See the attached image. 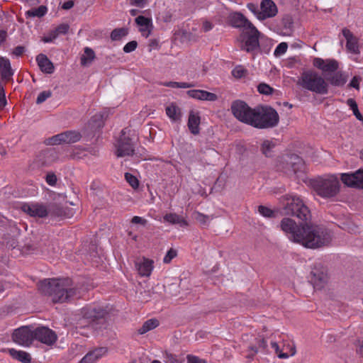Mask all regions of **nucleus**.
<instances>
[{
  "mask_svg": "<svg viewBox=\"0 0 363 363\" xmlns=\"http://www.w3.org/2000/svg\"><path fill=\"white\" fill-rule=\"evenodd\" d=\"M285 199V213L305 223L302 225V235H296L298 242L308 248H318L328 245L332 237L327 229L320 225L308 224L311 215L303 201L299 197L291 195L286 196Z\"/></svg>",
  "mask_w": 363,
  "mask_h": 363,
  "instance_id": "1",
  "label": "nucleus"
},
{
  "mask_svg": "<svg viewBox=\"0 0 363 363\" xmlns=\"http://www.w3.org/2000/svg\"><path fill=\"white\" fill-rule=\"evenodd\" d=\"M41 294L48 296L53 303H65L79 298L80 289L70 279H47L38 284Z\"/></svg>",
  "mask_w": 363,
  "mask_h": 363,
  "instance_id": "2",
  "label": "nucleus"
},
{
  "mask_svg": "<svg viewBox=\"0 0 363 363\" xmlns=\"http://www.w3.org/2000/svg\"><path fill=\"white\" fill-rule=\"evenodd\" d=\"M79 324H88L97 335H107L110 324L109 314L106 310L102 307H86L82 309Z\"/></svg>",
  "mask_w": 363,
  "mask_h": 363,
  "instance_id": "3",
  "label": "nucleus"
},
{
  "mask_svg": "<svg viewBox=\"0 0 363 363\" xmlns=\"http://www.w3.org/2000/svg\"><path fill=\"white\" fill-rule=\"evenodd\" d=\"M296 84L303 89L317 94L325 95L328 93V83L314 70L303 72L298 78Z\"/></svg>",
  "mask_w": 363,
  "mask_h": 363,
  "instance_id": "4",
  "label": "nucleus"
},
{
  "mask_svg": "<svg viewBox=\"0 0 363 363\" xmlns=\"http://www.w3.org/2000/svg\"><path fill=\"white\" fill-rule=\"evenodd\" d=\"M279 120V115L274 108L259 106L254 108L251 125L259 129L273 128L278 124Z\"/></svg>",
  "mask_w": 363,
  "mask_h": 363,
  "instance_id": "5",
  "label": "nucleus"
},
{
  "mask_svg": "<svg viewBox=\"0 0 363 363\" xmlns=\"http://www.w3.org/2000/svg\"><path fill=\"white\" fill-rule=\"evenodd\" d=\"M312 186L316 194L323 198L334 197L340 189L339 180L334 176L318 179L313 182Z\"/></svg>",
  "mask_w": 363,
  "mask_h": 363,
  "instance_id": "6",
  "label": "nucleus"
},
{
  "mask_svg": "<svg viewBox=\"0 0 363 363\" xmlns=\"http://www.w3.org/2000/svg\"><path fill=\"white\" fill-rule=\"evenodd\" d=\"M230 108L233 116L238 120L251 125L254 108H251L245 101L241 100L234 101Z\"/></svg>",
  "mask_w": 363,
  "mask_h": 363,
  "instance_id": "7",
  "label": "nucleus"
},
{
  "mask_svg": "<svg viewBox=\"0 0 363 363\" xmlns=\"http://www.w3.org/2000/svg\"><path fill=\"white\" fill-rule=\"evenodd\" d=\"M135 142L130 135H126L125 129L122 130L121 135L116 145L117 157L133 155L135 152Z\"/></svg>",
  "mask_w": 363,
  "mask_h": 363,
  "instance_id": "8",
  "label": "nucleus"
},
{
  "mask_svg": "<svg viewBox=\"0 0 363 363\" xmlns=\"http://www.w3.org/2000/svg\"><path fill=\"white\" fill-rule=\"evenodd\" d=\"M244 35H246V38H244L242 40L240 47L241 50L247 52L254 53L259 48V32L255 26H253L252 28L244 32Z\"/></svg>",
  "mask_w": 363,
  "mask_h": 363,
  "instance_id": "9",
  "label": "nucleus"
},
{
  "mask_svg": "<svg viewBox=\"0 0 363 363\" xmlns=\"http://www.w3.org/2000/svg\"><path fill=\"white\" fill-rule=\"evenodd\" d=\"M12 339L14 342L28 347L34 340V330L31 326H21L14 330Z\"/></svg>",
  "mask_w": 363,
  "mask_h": 363,
  "instance_id": "10",
  "label": "nucleus"
},
{
  "mask_svg": "<svg viewBox=\"0 0 363 363\" xmlns=\"http://www.w3.org/2000/svg\"><path fill=\"white\" fill-rule=\"evenodd\" d=\"M34 340L48 346H52L56 342L57 335L49 328L41 326L34 329Z\"/></svg>",
  "mask_w": 363,
  "mask_h": 363,
  "instance_id": "11",
  "label": "nucleus"
},
{
  "mask_svg": "<svg viewBox=\"0 0 363 363\" xmlns=\"http://www.w3.org/2000/svg\"><path fill=\"white\" fill-rule=\"evenodd\" d=\"M297 225L296 222L289 218H284L280 223L281 229L287 235H289V238L294 242H298L296 235H301L302 225Z\"/></svg>",
  "mask_w": 363,
  "mask_h": 363,
  "instance_id": "12",
  "label": "nucleus"
},
{
  "mask_svg": "<svg viewBox=\"0 0 363 363\" xmlns=\"http://www.w3.org/2000/svg\"><path fill=\"white\" fill-rule=\"evenodd\" d=\"M301 164V160L298 156L296 155H288L281 159L279 168L287 174H296Z\"/></svg>",
  "mask_w": 363,
  "mask_h": 363,
  "instance_id": "13",
  "label": "nucleus"
},
{
  "mask_svg": "<svg viewBox=\"0 0 363 363\" xmlns=\"http://www.w3.org/2000/svg\"><path fill=\"white\" fill-rule=\"evenodd\" d=\"M341 180L348 186L363 189V169H359L354 173L342 174Z\"/></svg>",
  "mask_w": 363,
  "mask_h": 363,
  "instance_id": "14",
  "label": "nucleus"
},
{
  "mask_svg": "<svg viewBox=\"0 0 363 363\" xmlns=\"http://www.w3.org/2000/svg\"><path fill=\"white\" fill-rule=\"evenodd\" d=\"M311 281L315 287L321 289L324 284L327 283L328 277L327 269L323 266L318 264L315 265L311 270Z\"/></svg>",
  "mask_w": 363,
  "mask_h": 363,
  "instance_id": "15",
  "label": "nucleus"
},
{
  "mask_svg": "<svg viewBox=\"0 0 363 363\" xmlns=\"http://www.w3.org/2000/svg\"><path fill=\"white\" fill-rule=\"evenodd\" d=\"M230 25L242 29L244 32L255 26L242 13L233 12L229 16Z\"/></svg>",
  "mask_w": 363,
  "mask_h": 363,
  "instance_id": "16",
  "label": "nucleus"
},
{
  "mask_svg": "<svg viewBox=\"0 0 363 363\" xmlns=\"http://www.w3.org/2000/svg\"><path fill=\"white\" fill-rule=\"evenodd\" d=\"M313 65L320 69L325 75L335 72L339 68L338 62L334 59L323 60L322 58L315 57L313 60Z\"/></svg>",
  "mask_w": 363,
  "mask_h": 363,
  "instance_id": "17",
  "label": "nucleus"
},
{
  "mask_svg": "<svg viewBox=\"0 0 363 363\" xmlns=\"http://www.w3.org/2000/svg\"><path fill=\"white\" fill-rule=\"evenodd\" d=\"M21 210L32 217L45 218L48 214L46 206L40 203H23Z\"/></svg>",
  "mask_w": 363,
  "mask_h": 363,
  "instance_id": "18",
  "label": "nucleus"
},
{
  "mask_svg": "<svg viewBox=\"0 0 363 363\" xmlns=\"http://www.w3.org/2000/svg\"><path fill=\"white\" fill-rule=\"evenodd\" d=\"M277 13V7L272 0H262L260 4V13L259 20L264 21L275 16Z\"/></svg>",
  "mask_w": 363,
  "mask_h": 363,
  "instance_id": "19",
  "label": "nucleus"
},
{
  "mask_svg": "<svg viewBox=\"0 0 363 363\" xmlns=\"http://www.w3.org/2000/svg\"><path fill=\"white\" fill-rule=\"evenodd\" d=\"M343 36L347 40L346 48L347 50L354 54L359 52L358 41L357 38L352 34V33L347 28H345L342 30Z\"/></svg>",
  "mask_w": 363,
  "mask_h": 363,
  "instance_id": "20",
  "label": "nucleus"
},
{
  "mask_svg": "<svg viewBox=\"0 0 363 363\" xmlns=\"http://www.w3.org/2000/svg\"><path fill=\"white\" fill-rule=\"evenodd\" d=\"M56 155L53 150L47 149L40 152L35 159V163L38 167L47 166L55 160Z\"/></svg>",
  "mask_w": 363,
  "mask_h": 363,
  "instance_id": "21",
  "label": "nucleus"
},
{
  "mask_svg": "<svg viewBox=\"0 0 363 363\" xmlns=\"http://www.w3.org/2000/svg\"><path fill=\"white\" fill-rule=\"evenodd\" d=\"M186 94L189 97L198 100L215 101L218 99L216 94L201 89L189 90Z\"/></svg>",
  "mask_w": 363,
  "mask_h": 363,
  "instance_id": "22",
  "label": "nucleus"
},
{
  "mask_svg": "<svg viewBox=\"0 0 363 363\" xmlns=\"http://www.w3.org/2000/svg\"><path fill=\"white\" fill-rule=\"evenodd\" d=\"M135 21L136 24L140 27L139 30L142 35L147 38L150 35L153 28L152 19L143 16H139L135 19Z\"/></svg>",
  "mask_w": 363,
  "mask_h": 363,
  "instance_id": "23",
  "label": "nucleus"
},
{
  "mask_svg": "<svg viewBox=\"0 0 363 363\" xmlns=\"http://www.w3.org/2000/svg\"><path fill=\"white\" fill-rule=\"evenodd\" d=\"M108 352L107 347H101L88 352L79 363H94Z\"/></svg>",
  "mask_w": 363,
  "mask_h": 363,
  "instance_id": "24",
  "label": "nucleus"
},
{
  "mask_svg": "<svg viewBox=\"0 0 363 363\" xmlns=\"http://www.w3.org/2000/svg\"><path fill=\"white\" fill-rule=\"evenodd\" d=\"M135 267L141 277H149L153 269V261L143 258L142 260L135 262Z\"/></svg>",
  "mask_w": 363,
  "mask_h": 363,
  "instance_id": "25",
  "label": "nucleus"
},
{
  "mask_svg": "<svg viewBox=\"0 0 363 363\" xmlns=\"http://www.w3.org/2000/svg\"><path fill=\"white\" fill-rule=\"evenodd\" d=\"M14 74L11 68L10 60L8 58L0 57V75L6 81L11 79Z\"/></svg>",
  "mask_w": 363,
  "mask_h": 363,
  "instance_id": "26",
  "label": "nucleus"
},
{
  "mask_svg": "<svg viewBox=\"0 0 363 363\" xmlns=\"http://www.w3.org/2000/svg\"><path fill=\"white\" fill-rule=\"evenodd\" d=\"M38 65L43 72L46 74H52L55 70L52 62L44 54H39L36 57Z\"/></svg>",
  "mask_w": 363,
  "mask_h": 363,
  "instance_id": "27",
  "label": "nucleus"
},
{
  "mask_svg": "<svg viewBox=\"0 0 363 363\" xmlns=\"http://www.w3.org/2000/svg\"><path fill=\"white\" fill-rule=\"evenodd\" d=\"M325 81L333 86H342L347 82V77L341 72H333V74H326Z\"/></svg>",
  "mask_w": 363,
  "mask_h": 363,
  "instance_id": "28",
  "label": "nucleus"
},
{
  "mask_svg": "<svg viewBox=\"0 0 363 363\" xmlns=\"http://www.w3.org/2000/svg\"><path fill=\"white\" fill-rule=\"evenodd\" d=\"M201 121V118L199 115V113H195L194 111H191L189 112V119H188V127L190 132L196 135L199 133V124Z\"/></svg>",
  "mask_w": 363,
  "mask_h": 363,
  "instance_id": "29",
  "label": "nucleus"
},
{
  "mask_svg": "<svg viewBox=\"0 0 363 363\" xmlns=\"http://www.w3.org/2000/svg\"><path fill=\"white\" fill-rule=\"evenodd\" d=\"M163 218L164 221L173 225L179 224L182 227H186L189 225L188 222L183 217L177 215V213H167Z\"/></svg>",
  "mask_w": 363,
  "mask_h": 363,
  "instance_id": "30",
  "label": "nucleus"
},
{
  "mask_svg": "<svg viewBox=\"0 0 363 363\" xmlns=\"http://www.w3.org/2000/svg\"><path fill=\"white\" fill-rule=\"evenodd\" d=\"M165 111L166 114L172 121L176 122L181 120V109L175 104H171L167 106Z\"/></svg>",
  "mask_w": 363,
  "mask_h": 363,
  "instance_id": "31",
  "label": "nucleus"
},
{
  "mask_svg": "<svg viewBox=\"0 0 363 363\" xmlns=\"http://www.w3.org/2000/svg\"><path fill=\"white\" fill-rule=\"evenodd\" d=\"M10 355L15 359L20 361L22 363H30L31 357L29 353L21 351L16 350L15 349L9 350Z\"/></svg>",
  "mask_w": 363,
  "mask_h": 363,
  "instance_id": "32",
  "label": "nucleus"
},
{
  "mask_svg": "<svg viewBox=\"0 0 363 363\" xmlns=\"http://www.w3.org/2000/svg\"><path fill=\"white\" fill-rule=\"evenodd\" d=\"M63 143H74L78 142L81 139V135L77 131H65L62 133Z\"/></svg>",
  "mask_w": 363,
  "mask_h": 363,
  "instance_id": "33",
  "label": "nucleus"
},
{
  "mask_svg": "<svg viewBox=\"0 0 363 363\" xmlns=\"http://www.w3.org/2000/svg\"><path fill=\"white\" fill-rule=\"evenodd\" d=\"M159 325V320L156 318H152L146 320L141 328L138 330L140 335H143L148 331L156 328Z\"/></svg>",
  "mask_w": 363,
  "mask_h": 363,
  "instance_id": "34",
  "label": "nucleus"
},
{
  "mask_svg": "<svg viewBox=\"0 0 363 363\" xmlns=\"http://www.w3.org/2000/svg\"><path fill=\"white\" fill-rule=\"evenodd\" d=\"M95 58V52L90 48H84V53L82 55L80 60L81 65L85 66L88 64H90Z\"/></svg>",
  "mask_w": 363,
  "mask_h": 363,
  "instance_id": "35",
  "label": "nucleus"
},
{
  "mask_svg": "<svg viewBox=\"0 0 363 363\" xmlns=\"http://www.w3.org/2000/svg\"><path fill=\"white\" fill-rule=\"evenodd\" d=\"M47 12V8L45 6H40L38 8L32 9L26 12V16L28 18H34L38 17L40 18L43 16Z\"/></svg>",
  "mask_w": 363,
  "mask_h": 363,
  "instance_id": "36",
  "label": "nucleus"
},
{
  "mask_svg": "<svg viewBox=\"0 0 363 363\" xmlns=\"http://www.w3.org/2000/svg\"><path fill=\"white\" fill-rule=\"evenodd\" d=\"M275 145L276 144L272 140H266L262 144L261 151L265 156L270 157Z\"/></svg>",
  "mask_w": 363,
  "mask_h": 363,
  "instance_id": "37",
  "label": "nucleus"
},
{
  "mask_svg": "<svg viewBox=\"0 0 363 363\" xmlns=\"http://www.w3.org/2000/svg\"><path fill=\"white\" fill-rule=\"evenodd\" d=\"M128 29L125 28H115L111 33L112 40H120L122 38L128 35Z\"/></svg>",
  "mask_w": 363,
  "mask_h": 363,
  "instance_id": "38",
  "label": "nucleus"
},
{
  "mask_svg": "<svg viewBox=\"0 0 363 363\" xmlns=\"http://www.w3.org/2000/svg\"><path fill=\"white\" fill-rule=\"evenodd\" d=\"M347 104L350 107L352 110L354 115L358 120H361L362 118V116L359 111L357 104L353 99H348L347 101Z\"/></svg>",
  "mask_w": 363,
  "mask_h": 363,
  "instance_id": "39",
  "label": "nucleus"
},
{
  "mask_svg": "<svg viewBox=\"0 0 363 363\" xmlns=\"http://www.w3.org/2000/svg\"><path fill=\"white\" fill-rule=\"evenodd\" d=\"M258 212L264 217L273 218L275 216V212L269 208L264 206H258Z\"/></svg>",
  "mask_w": 363,
  "mask_h": 363,
  "instance_id": "40",
  "label": "nucleus"
},
{
  "mask_svg": "<svg viewBox=\"0 0 363 363\" xmlns=\"http://www.w3.org/2000/svg\"><path fill=\"white\" fill-rule=\"evenodd\" d=\"M92 126L94 128H101L104 125V114L97 113L91 118Z\"/></svg>",
  "mask_w": 363,
  "mask_h": 363,
  "instance_id": "41",
  "label": "nucleus"
},
{
  "mask_svg": "<svg viewBox=\"0 0 363 363\" xmlns=\"http://www.w3.org/2000/svg\"><path fill=\"white\" fill-rule=\"evenodd\" d=\"M61 143H63L62 133L55 135L45 140V144L48 145H57Z\"/></svg>",
  "mask_w": 363,
  "mask_h": 363,
  "instance_id": "42",
  "label": "nucleus"
},
{
  "mask_svg": "<svg viewBox=\"0 0 363 363\" xmlns=\"http://www.w3.org/2000/svg\"><path fill=\"white\" fill-rule=\"evenodd\" d=\"M125 180L127 181V182L133 188V189H137L139 186V181L138 179L136 178V177H135L134 175H133L132 174L130 173H128V172H126L125 174Z\"/></svg>",
  "mask_w": 363,
  "mask_h": 363,
  "instance_id": "43",
  "label": "nucleus"
},
{
  "mask_svg": "<svg viewBox=\"0 0 363 363\" xmlns=\"http://www.w3.org/2000/svg\"><path fill=\"white\" fill-rule=\"evenodd\" d=\"M194 218L203 225H208L210 217L200 212L194 213Z\"/></svg>",
  "mask_w": 363,
  "mask_h": 363,
  "instance_id": "44",
  "label": "nucleus"
},
{
  "mask_svg": "<svg viewBox=\"0 0 363 363\" xmlns=\"http://www.w3.org/2000/svg\"><path fill=\"white\" fill-rule=\"evenodd\" d=\"M258 91L264 95H269L272 94L274 89L270 86L265 83H261L257 86Z\"/></svg>",
  "mask_w": 363,
  "mask_h": 363,
  "instance_id": "45",
  "label": "nucleus"
},
{
  "mask_svg": "<svg viewBox=\"0 0 363 363\" xmlns=\"http://www.w3.org/2000/svg\"><path fill=\"white\" fill-rule=\"evenodd\" d=\"M247 71L242 66H237L235 67L233 70L232 71L233 75L235 78H242L245 77L247 74Z\"/></svg>",
  "mask_w": 363,
  "mask_h": 363,
  "instance_id": "46",
  "label": "nucleus"
},
{
  "mask_svg": "<svg viewBox=\"0 0 363 363\" xmlns=\"http://www.w3.org/2000/svg\"><path fill=\"white\" fill-rule=\"evenodd\" d=\"M288 48V45L286 43L282 42L279 43L277 47L276 48L274 55L276 57H279L283 54H284Z\"/></svg>",
  "mask_w": 363,
  "mask_h": 363,
  "instance_id": "47",
  "label": "nucleus"
},
{
  "mask_svg": "<svg viewBox=\"0 0 363 363\" xmlns=\"http://www.w3.org/2000/svg\"><path fill=\"white\" fill-rule=\"evenodd\" d=\"M52 96L51 91H43L40 92L36 99V104H40L43 103L47 99L50 98Z\"/></svg>",
  "mask_w": 363,
  "mask_h": 363,
  "instance_id": "48",
  "label": "nucleus"
},
{
  "mask_svg": "<svg viewBox=\"0 0 363 363\" xmlns=\"http://www.w3.org/2000/svg\"><path fill=\"white\" fill-rule=\"evenodd\" d=\"M50 211L57 216H62L65 214V211L57 204H53L50 206Z\"/></svg>",
  "mask_w": 363,
  "mask_h": 363,
  "instance_id": "49",
  "label": "nucleus"
},
{
  "mask_svg": "<svg viewBox=\"0 0 363 363\" xmlns=\"http://www.w3.org/2000/svg\"><path fill=\"white\" fill-rule=\"evenodd\" d=\"M69 29V26L67 23H62L59 25L54 30V32L57 34L58 36L61 34H66Z\"/></svg>",
  "mask_w": 363,
  "mask_h": 363,
  "instance_id": "50",
  "label": "nucleus"
},
{
  "mask_svg": "<svg viewBox=\"0 0 363 363\" xmlns=\"http://www.w3.org/2000/svg\"><path fill=\"white\" fill-rule=\"evenodd\" d=\"M138 47V43L135 40H132L129 43H128L124 47H123V52L125 53H129L133 51H134Z\"/></svg>",
  "mask_w": 363,
  "mask_h": 363,
  "instance_id": "51",
  "label": "nucleus"
},
{
  "mask_svg": "<svg viewBox=\"0 0 363 363\" xmlns=\"http://www.w3.org/2000/svg\"><path fill=\"white\" fill-rule=\"evenodd\" d=\"M271 346L274 350L275 353L277 354L279 358L284 359L289 357L287 353H284L280 351L279 347L276 342H272L271 343Z\"/></svg>",
  "mask_w": 363,
  "mask_h": 363,
  "instance_id": "52",
  "label": "nucleus"
},
{
  "mask_svg": "<svg viewBox=\"0 0 363 363\" xmlns=\"http://www.w3.org/2000/svg\"><path fill=\"white\" fill-rule=\"evenodd\" d=\"M247 8L259 19V13H260V7L253 3H249Z\"/></svg>",
  "mask_w": 363,
  "mask_h": 363,
  "instance_id": "53",
  "label": "nucleus"
},
{
  "mask_svg": "<svg viewBox=\"0 0 363 363\" xmlns=\"http://www.w3.org/2000/svg\"><path fill=\"white\" fill-rule=\"evenodd\" d=\"M177 256V251L174 249H170L164 256L163 262L164 263H169L173 258Z\"/></svg>",
  "mask_w": 363,
  "mask_h": 363,
  "instance_id": "54",
  "label": "nucleus"
},
{
  "mask_svg": "<svg viewBox=\"0 0 363 363\" xmlns=\"http://www.w3.org/2000/svg\"><path fill=\"white\" fill-rule=\"evenodd\" d=\"M187 363H206V361L197 356L188 354L186 357Z\"/></svg>",
  "mask_w": 363,
  "mask_h": 363,
  "instance_id": "55",
  "label": "nucleus"
},
{
  "mask_svg": "<svg viewBox=\"0 0 363 363\" xmlns=\"http://www.w3.org/2000/svg\"><path fill=\"white\" fill-rule=\"evenodd\" d=\"M361 80L362 78L359 76H354L350 81L348 86L354 88L357 90H359V82Z\"/></svg>",
  "mask_w": 363,
  "mask_h": 363,
  "instance_id": "56",
  "label": "nucleus"
},
{
  "mask_svg": "<svg viewBox=\"0 0 363 363\" xmlns=\"http://www.w3.org/2000/svg\"><path fill=\"white\" fill-rule=\"evenodd\" d=\"M165 363H181V361L177 357L176 355L171 353L165 354Z\"/></svg>",
  "mask_w": 363,
  "mask_h": 363,
  "instance_id": "57",
  "label": "nucleus"
},
{
  "mask_svg": "<svg viewBox=\"0 0 363 363\" xmlns=\"http://www.w3.org/2000/svg\"><path fill=\"white\" fill-rule=\"evenodd\" d=\"M46 182L50 186H55L57 183V177L53 172L48 173L46 175Z\"/></svg>",
  "mask_w": 363,
  "mask_h": 363,
  "instance_id": "58",
  "label": "nucleus"
},
{
  "mask_svg": "<svg viewBox=\"0 0 363 363\" xmlns=\"http://www.w3.org/2000/svg\"><path fill=\"white\" fill-rule=\"evenodd\" d=\"M6 105V99L3 86L0 84V110H2Z\"/></svg>",
  "mask_w": 363,
  "mask_h": 363,
  "instance_id": "59",
  "label": "nucleus"
},
{
  "mask_svg": "<svg viewBox=\"0 0 363 363\" xmlns=\"http://www.w3.org/2000/svg\"><path fill=\"white\" fill-rule=\"evenodd\" d=\"M57 37V34L54 32V30H51L48 35L46 36H44L43 38H42V40L47 43H50L52 42L53 40H55L56 38Z\"/></svg>",
  "mask_w": 363,
  "mask_h": 363,
  "instance_id": "60",
  "label": "nucleus"
},
{
  "mask_svg": "<svg viewBox=\"0 0 363 363\" xmlns=\"http://www.w3.org/2000/svg\"><path fill=\"white\" fill-rule=\"evenodd\" d=\"M131 222L135 224H140V225L145 226L147 224V220L140 217V216H134L132 218Z\"/></svg>",
  "mask_w": 363,
  "mask_h": 363,
  "instance_id": "61",
  "label": "nucleus"
},
{
  "mask_svg": "<svg viewBox=\"0 0 363 363\" xmlns=\"http://www.w3.org/2000/svg\"><path fill=\"white\" fill-rule=\"evenodd\" d=\"M25 52V48L23 46H17L13 50V54L16 56H21Z\"/></svg>",
  "mask_w": 363,
  "mask_h": 363,
  "instance_id": "62",
  "label": "nucleus"
},
{
  "mask_svg": "<svg viewBox=\"0 0 363 363\" xmlns=\"http://www.w3.org/2000/svg\"><path fill=\"white\" fill-rule=\"evenodd\" d=\"M130 4L132 6L143 8L145 5V0H130Z\"/></svg>",
  "mask_w": 363,
  "mask_h": 363,
  "instance_id": "63",
  "label": "nucleus"
},
{
  "mask_svg": "<svg viewBox=\"0 0 363 363\" xmlns=\"http://www.w3.org/2000/svg\"><path fill=\"white\" fill-rule=\"evenodd\" d=\"M282 21H283V24L284 25V26L286 28H290L291 25L293 23L292 19H291V16H286L285 17H284Z\"/></svg>",
  "mask_w": 363,
  "mask_h": 363,
  "instance_id": "64",
  "label": "nucleus"
}]
</instances>
